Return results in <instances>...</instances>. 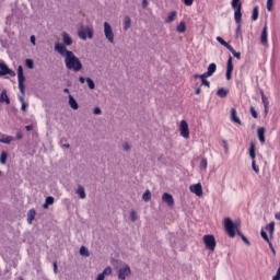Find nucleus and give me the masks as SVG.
Segmentation results:
<instances>
[{
    "mask_svg": "<svg viewBox=\"0 0 280 280\" xmlns=\"http://www.w3.org/2000/svg\"><path fill=\"white\" fill-rule=\"evenodd\" d=\"M185 5H194V0H184Z\"/></svg>",
    "mask_w": 280,
    "mask_h": 280,
    "instance_id": "864d4df0",
    "label": "nucleus"
},
{
    "mask_svg": "<svg viewBox=\"0 0 280 280\" xmlns=\"http://www.w3.org/2000/svg\"><path fill=\"white\" fill-rule=\"evenodd\" d=\"M259 19V7H254L252 13V21H257Z\"/></svg>",
    "mask_w": 280,
    "mask_h": 280,
    "instance_id": "7c9ffc66",
    "label": "nucleus"
},
{
    "mask_svg": "<svg viewBox=\"0 0 280 280\" xmlns=\"http://www.w3.org/2000/svg\"><path fill=\"white\" fill-rule=\"evenodd\" d=\"M25 65H26L27 69H34V60L26 59Z\"/></svg>",
    "mask_w": 280,
    "mask_h": 280,
    "instance_id": "ea45409f",
    "label": "nucleus"
},
{
    "mask_svg": "<svg viewBox=\"0 0 280 280\" xmlns=\"http://www.w3.org/2000/svg\"><path fill=\"white\" fill-rule=\"evenodd\" d=\"M177 32L179 34H184V32L187 31V25L185 24V22H180L177 27H176Z\"/></svg>",
    "mask_w": 280,
    "mask_h": 280,
    "instance_id": "bb28decb",
    "label": "nucleus"
},
{
    "mask_svg": "<svg viewBox=\"0 0 280 280\" xmlns=\"http://www.w3.org/2000/svg\"><path fill=\"white\" fill-rule=\"evenodd\" d=\"M260 235L262 240H265V242H268V244H270V238H268V234L266 233V231L261 230Z\"/></svg>",
    "mask_w": 280,
    "mask_h": 280,
    "instance_id": "37998d69",
    "label": "nucleus"
},
{
    "mask_svg": "<svg viewBox=\"0 0 280 280\" xmlns=\"http://www.w3.org/2000/svg\"><path fill=\"white\" fill-rule=\"evenodd\" d=\"M55 51L57 54H60L62 58H65V65L66 69L68 71H73L74 73H79V71H82V61H80V58L73 54V51L68 50L67 46L56 43L55 44Z\"/></svg>",
    "mask_w": 280,
    "mask_h": 280,
    "instance_id": "f257e3e1",
    "label": "nucleus"
},
{
    "mask_svg": "<svg viewBox=\"0 0 280 280\" xmlns=\"http://www.w3.org/2000/svg\"><path fill=\"white\" fill-rule=\"evenodd\" d=\"M106 279V277L104 276V273H100L96 278V280H104Z\"/></svg>",
    "mask_w": 280,
    "mask_h": 280,
    "instance_id": "bf43d9fd",
    "label": "nucleus"
},
{
    "mask_svg": "<svg viewBox=\"0 0 280 280\" xmlns=\"http://www.w3.org/2000/svg\"><path fill=\"white\" fill-rule=\"evenodd\" d=\"M207 78L209 77H205V74L200 75L201 83L209 89L211 86V83L207 80Z\"/></svg>",
    "mask_w": 280,
    "mask_h": 280,
    "instance_id": "f704fd0d",
    "label": "nucleus"
},
{
    "mask_svg": "<svg viewBox=\"0 0 280 280\" xmlns=\"http://www.w3.org/2000/svg\"><path fill=\"white\" fill-rule=\"evenodd\" d=\"M217 95L218 97H226V95H229V90L224 89V88H221L217 91Z\"/></svg>",
    "mask_w": 280,
    "mask_h": 280,
    "instance_id": "a878e982",
    "label": "nucleus"
},
{
    "mask_svg": "<svg viewBox=\"0 0 280 280\" xmlns=\"http://www.w3.org/2000/svg\"><path fill=\"white\" fill-rule=\"evenodd\" d=\"M237 235H240V237L242 238V241L247 245L250 246V241H248V238L246 236H244V234H242V232H240V230H237Z\"/></svg>",
    "mask_w": 280,
    "mask_h": 280,
    "instance_id": "4c0bfd02",
    "label": "nucleus"
},
{
    "mask_svg": "<svg viewBox=\"0 0 280 280\" xmlns=\"http://www.w3.org/2000/svg\"><path fill=\"white\" fill-rule=\"evenodd\" d=\"M122 149L125 150V152H130V144H128V142H125L122 144Z\"/></svg>",
    "mask_w": 280,
    "mask_h": 280,
    "instance_id": "3c124183",
    "label": "nucleus"
},
{
    "mask_svg": "<svg viewBox=\"0 0 280 280\" xmlns=\"http://www.w3.org/2000/svg\"><path fill=\"white\" fill-rule=\"evenodd\" d=\"M104 34L108 43H115V33H113V26L108 22H104Z\"/></svg>",
    "mask_w": 280,
    "mask_h": 280,
    "instance_id": "39448f33",
    "label": "nucleus"
},
{
    "mask_svg": "<svg viewBox=\"0 0 280 280\" xmlns=\"http://www.w3.org/2000/svg\"><path fill=\"white\" fill-rule=\"evenodd\" d=\"M79 82H80L81 84H84V82H86V79H85L84 77H80V78H79Z\"/></svg>",
    "mask_w": 280,
    "mask_h": 280,
    "instance_id": "e2e57ef3",
    "label": "nucleus"
},
{
    "mask_svg": "<svg viewBox=\"0 0 280 280\" xmlns=\"http://www.w3.org/2000/svg\"><path fill=\"white\" fill-rule=\"evenodd\" d=\"M217 42L220 43V45H222L223 47L230 49L231 45L229 43H226V40H224L222 37L218 36L217 37Z\"/></svg>",
    "mask_w": 280,
    "mask_h": 280,
    "instance_id": "473e14b6",
    "label": "nucleus"
},
{
    "mask_svg": "<svg viewBox=\"0 0 280 280\" xmlns=\"http://www.w3.org/2000/svg\"><path fill=\"white\" fill-rule=\"evenodd\" d=\"M203 244H206V248H208V250H215V236L205 235Z\"/></svg>",
    "mask_w": 280,
    "mask_h": 280,
    "instance_id": "423d86ee",
    "label": "nucleus"
},
{
    "mask_svg": "<svg viewBox=\"0 0 280 280\" xmlns=\"http://www.w3.org/2000/svg\"><path fill=\"white\" fill-rule=\"evenodd\" d=\"M229 51H231V54H232V55L234 56V58H236L237 60H241V59H242V54L235 51V48H233V46H231V47L229 48Z\"/></svg>",
    "mask_w": 280,
    "mask_h": 280,
    "instance_id": "2f4dec72",
    "label": "nucleus"
},
{
    "mask_svg": "<svg viewBox=\"0 0 280 280\" xmlns=\"http://www.w3.org/2000/svg\"><path fill=\"white\" fill-rule=\"evenodd\" d=\"M215 71H218V66L215 63H210L208 66V70L207 72H205V77H209L211 78V75H213V73H215Z\"/></svg>",
    "mask_w": 280,
    "mask_h": 280,
    "instance_id": "2eb2a0df",
    "label": "nucleus"
},
{
    "mask_svg": "<svg viewBox=\"0 0 280 280\" xmlns=\"http://www.w3.org/2000/svg\"><path fill=\"white\" fill-rule=\"evenodd\" d=\"M231 121H233V124H238L240 126H242V120H240V117H237V110H235V108L231 109Z\"/></svg>",
    "mask_w": 280,
    "mask_h": 280,
    "instance_id": "f3484780",
    "label": "nucleus"
},
{
    "mask_svg": "<svg viewBox=\"0 0 280 280\" xmlns=\"http://www.w3.org/2000/svg\"><path fill=\"white\" fill-rule=\"evenodd\" d=\"M152 198V192H150V190H145V192L142 196V200H144V202H150Z\"/></svg>",
    "mask_w": 280,
    "mask_h": 280,
    "instance_id": "72a5a7b5",
    "label": "nucleus"
},
{
    "mask_svg": "<svg viewBox=\"0 0 280 280\" xmlns=\"http://www.w3.org/2000/svg\"><path fill=\"white\" fill-rule=\"evenodd\" d=\"M101 275H104V277L113 275V269L110 267H106Z\"/></svg>",
    "mask_w": 280,
    "mask_h": 280,
    "instance_id": "79ce46f5",
    "label": "nucleus"
},
{
    "mask_svg": "<svg viewBox=\"0 0 280 280\" xmlns=\"http://www.w3.org/2000/svg\"><path fill=\"white\" fill-rule=\"evenodd\" d=\"M25 130H27V132H31V130H34V126L27 125V126L25 127Z\"/></svg>",
    "mask_w": 280,
    "mask_h": 280,
    "instance_id": "4d7b16f0",
    "label": "nucleus"
},
{
    "mask_svg": "<svg viewBox=\"0 0 280 280\" xmlns=\"http://www.w3.org/2000/svg\"><path fill=\"white\" fill-rule=\"evenodd\" d=\"M13 141L14 137L12 136H5L0 139V143H7L8 145H10V143H12Z\"/></svg>",
    "mask_w": 280,
    "mask_h": 280,
    "instance_id": "393cba45",
    "label": "nucleus"
},
{
    "mask_svg": "<svg viewBox=\"0 0 280 280\" xmlns=\"http://www.w3.org/2000/svg\"><path fill=\"white\" fill-rule=\"evenodd\" d=\"M232 73H233V72H226V73H225V78H226V80H231V78H232Z\"/></svg>",
    "mask_w": 280,
    "mask_h": 280,
    "instance_id": "680f3d73",
    "label": "nucleus"
},
{
    "mask_svg": "<svg viewBox=\"0 0 280 280\" xmlns=\"http://www.w3.org/2000/svg\"><path fill=\"white\" fill-rule=\"evenodd\" d=\"M177 14L178 13L176 11H172L166 18L165 23H174V21H176Z\"/></svg>",
    "mask_w": 280,
    "mask_h": 280,
    "instance_id": "412c9836",
    "label": "nucleus"
},
{
    "mask_svg": "<svg viewBox=\"0 0 280 280\" xmlns=\"http://www.w3.org/2000/svg\"><path fill=\"white\" fill-rule=\"evenodd\" d=\"M260 43L261 45H268V25H265L262 27V31L260 34Z\"/></svg>",
    "mask_w": 280,
    "mask_h": 280,
    "instance_id": "f8f14e48",
    "label": "nucleus"
},
{
    "mask_svg": "<svg viewBox=\"0 0 280 280\" xmlns=\"http://www.w3.org/2000/svg\"><path fill=\"white\" fill-rule=\"evenodd\" d=\"M179 132L184 139H189V125L185 120L180 121Z\"/></svg>",
    "mask_w": 280,
    "mask_h": 280,
    "instance_id": "1a4fd4ad",
    "label": "nucleus"
},
{
    "mask_svg": "<svg viewBox=\"0 0 280 280\" xmlns=\"http://www.w3.org/2000/svg\"><path fill=\"white\" fill-rule=\"evenodd\" d=\"M266 231H269L270 235L275 233V222H270L266 225Z\"/></svg>",
    "mask_w": 280,
    "mask_h": 280,
    "instance_id": "c9c22d12",
    "label": "nucleus"
},
{
    "mask_svg": "<svg viewBox=\"0 0 280 280\" xmlns=\"http://www.w3.org/2000/svg\"><path fill=\"white\" fill-rule=\"evenodd\" d=\"M130 220L131 222H137V212L135 210L130 212Z\"/></svg>",
    "mask_w": 280,
    "mask_h": 280,
    "instance_id": "49530a36",
    "label": "nucleus"
},
{
    "mask_svg": "<svg viewBox=\"0 0 280 280\" xmlns=\"http://www.w3.org/2000/svg\"><path fill=\"white\" fill-rule=\"evenodd\" d=\"M16 139H19V140L23 139V132L22 131L16 132Z\"/></svg>",
    "mask_w": 280,
    "mask_h": 280,
    "instance_id": "6e6d98bb",
    "label": "nucleus"
},
{
    "mask_svg": "<svg viewBox=\"0 0 280 280\" xmlns=\"http://www.w3.org/2000/svg\"><path fill=\"white\" fill-rule=\"evenodd\" d=\"M36 218V210L31 209L27 214V222L28 224H32L34 222V219Z\"/></svg>",
    "mask_w": 280,
    "mask_h": 280,
    "instance_id": "4be33fe9",
    "label": "nucleus"
},
{
    "mask_svg": "<svg viewBox=\"0 0 280 280\" xmlns=\"http://www.w3.org/2000/svg\"><path fill=\"white\" fill-rule=\"evenodd\" d=\"M275 276L278 277V278H280V266H279V268H278V270H277V272H276Z\"/></svg>",
    "mask_w": 280,
    "mask_h": 280,
    "instance_id": "338daca9",
    "label": "nucleus"
},
{
    "mask_svg": "<svg viewBox=\"0 0 280 280\" xmlns=\"http://www.w3.org/2000/svg\"><path fill=\"white\" fill-rule=\"evenodd\" d=\"M80 255L82 257H91V253L89 252V248H86L85 246H81Z\"/></svg>",
    "mask_w": 280,
    "mask_h": 280,
    "instance_id": "c756f323",
    "label": "nucleus"
},
{
    "mask_svg": "<svg viewBox=\"0 0 280 280\" xmlns=\"http://www.w3.org/2000/svg\"><path fill=\"white\" fill-rule=\"evenodd\" d=\"M54 197L49 196L46 198L45 203L43 205V209H49V206L54 205Z\"/></svg>",
    "mask_w": 280,
    "mask_h": 280,
    "instance_id": "5701e85b",
    "label": "nucleus"
},
{
    "mask_svg": "<svg viewBox=\"0 0 280 280\" xmlns=\"http://www.w3.org/2000/svg\"><path fill=\"white\" fill-rule=\"evenodd\" d=\"M0 103L3 104V103H7L8 105L10 104V97L8 96V91L7 90H3L1 92V95H0Z\"/></svg>",
    "mask_w": 280,
    "mask_h": 280,
    "instance_id": "6ab92c4d",
    "label": "nucleus"
},
{
    "mask_svg": "<svg viewBox=\"0 0 280 280\" xmlns=\"http://www.w3.org/2000/svg\"><path fill=\"white\" fill-rule=\"evenodd\" d=\"M18 81L20 93L22 94L19 96V101L22 104L21 110L25 112L27 109V103H25V75L23 74V66L18 67Z\"/></svg>",
    "mask_w": 280,
    "mask_h": 280,
    "instance_id": "f03ea898",
    "label": "nucleus"
},
{
    "mask_svg": "<svg viewBox=\"0 0 280 280\" xmlns=\"http://www.w3.org/2000/svg\"><path fill=\"white\" fill-rule=\"evenodd\" d=\"M276 220H280V212L275 214Z\"/></svg>",
    "mask_w": 280,
    "mask_h": 280,
    "instance_id": "774afa93",
    "label": "nucleus"
},
{
    "mask_svg": "<svg viewBox=\"0 0 280 280\" xmlns=\"http://www.w3.org/2000/svg\"><path fill=\"white\" fill-rule=\"evenodd\" d=\"M275 0H267V10L268 12H272V3Z\"/></svg>",
    "mask_w": 280,
    "mask_h": 280,
    "instance_id": "09e8293b",
    "label": "nucleus"
},
{
    "mask_svg": "<svg viewBox=\"0 0 280 280\" xmlns=\"http://www.w3.org/2000/svg\"><path fill=\"white\" fill-rule=\"evenodd\" d=\"M68 97H69V106L73 110H78L80 108V105L78 104V101H75V98L71 94Z\"/></svg>",
    "mask_w": 280,
    "mask_h": 280,
    "instance_id": "a211bd4d",
    "label": "nucleus"
},
{
    "mask_svg": "<svg viewBox=\"0 0 280 280\" xmlns=\"http://www.w3.org/2000/svg\"><path fill=\"white\" fill-rule=\"evenodd\" d=\"M131 25H132V20L130 19V16L126 15L124 19V30L125 31L130 30Z\"/></svg>",
    "mask_w": 280,
    "mask_h": 280,
    "instance_id": "aec40b11",
    "label": "nucleus"
},
{
    "mask_svg": "<svg viewBox=\"0 0 280 280\" xmlns=\"http://www.w3.org/2000/svg\"><path fill=\"white\" fill-rule=\"evenodd\" d=\"M77 194L79 198H81V200H84V198H86V191L82 186H78Z\"/></svg>",
    "mask_w": 280,
    "mask_h": 280,
    "instance_id": "b1692460",
    "label": "nucleus"
},
{
    "mask_svg": "<svg viewBox=\"0 0 280 280\" xmlns=\"http://www.w3.org/2000/svg\"><path fill=\"white\" fill-rule=\"evenodd\" d=\"M252 167L256 174H259V166L255 161H252Z\"/></svg>",
    "mask_w": 280,
    "mask_h": 280,
    "instance_id": "a18cd8bd",
    "label": "nucleus"
},
{
    "mask_svg": "<svg viewBox=\"0 0 280 280\" xmlns=\"http://www.w3.org/2000/svg\"><path fill=\"white\" fill-rule=\"evenodd\" d=\"M148 5H149L148 0H142V8L145 9L148 8Z\"/></svg>",
    "mask_w": 280,
    "mask_h": 280,
    "instance_id": "052dcab7",
    "label": "nucleus"
},
{
    "mask_svg": "<svg viewBox=\"0 0 280 280\" xmlns=\"http://www.w3.org/2000/svg\"><path fill=\"white\" fill-rule=\"evenodd\" d=\"M261 100L265 108H268L270 102H268V97L266 96V94H264V92H261Z\"/></svg>",
    "mask_w": 280,
    "mask_h": 280,
    "instance_id": "58836bf2",
    "label": "nucleus"
},
{
    "mask_svg": "<svg viewBox=\"0 0 280 280\" xmlns=\"http://www.w3.org/2000/svg\"><path fill=\"white\" fill-rule=\"evenodd\" d=\"M86 83L91 91H93L95 89V81H93V79L86 78Z\"/></svg>",
    "mask_w": 280,
    "mask_h": 280,
    "instance_id": "e433bc0d",
    "label": "nucleus"
},
{
    "mask_svg": "<svg viewBox=\"0 0 280 280\" xmlns=\"http://www.w3.org/2000/svg\"><path fill=\"white\" fill-rule=\"evenodd\" d=\"M235 36L238 38V36H242V24H238L235 30Z\"/></svg>",
    "mask_w": 280,
    "mask_h": 280,
    "instance_id": "c03bdc74",
    "label": "nucleus"
},
{
    "mask_svg": "<svg viewBox=\"0 0 280 280\" xmlns=\"http://www.w3.org/2000/svg\"><path fill=\"white\" fill-rule=\"evenodd\" d=\"M162 202H166L168 207L174 205V197L168 192H164L162 196Z\"/></svg>",
    "mask_w": 280,
    "mask_h": 280,
    "instance_id": "4468645a",
    "label": "nucleus"
},
{
    "mask_svg": "<svg viewBox=\"0 0 280 280\" xmlns=\"http://www.w3.org/2000/svg\"><path fill=\"white\" fill-rule=\"evenodd\" d=\"M3 75H11V78H14L16 75V72L10 69L8 65H5V62L0 61V77Z\"/></svg>",
    "mask_w": 280,
    "mask_h": 280,
    "instance_id": "0eeeda50",
    "label": "nucleus"
},
{
    "mask_svg": "<svg viewBox=\"0 0 280 280\" xmlns=\"http://www.w3.org/2000/svg\"><path fill=\"white\" fill-rule=\"evenodd\" d=\"M130 266L125 265V267L118 270V279L126 280V277H130Z\"/></svg>",
    "mask_w": 280,
    "mask_h": 280,
    "instance_id": "9d476101",
    "label": "nucleus"
},
{
    "mask_svg": "<svg viewBox=\"0 0 280 280\" xmlns=\"http://www.w3.org/2000/svg\"><path fill=\"white\" fill-rule=\"evenodd\" d=\"M269 248L271 249V253H273V255H277V252L275 250V247L272 246V243L269 242Z\"/></svg>",
    "mask_w": 280,
    "mask_h": 280,
    "instance_id": "13d9d810",
    "label": "nucleus"
},
{
    "mask_svg": "<svg viewBox=\"0 0 280 280\" xmlns=\"http://www.w3.org/2000/svg\"><path fill=\"white\" fill-rule=\"evenodd\" d=\"M61 36L63 45H66L67 47H71V45H73V38H71V36L67 32H63Z\"/></svg>",
    "mask_w": 280,
    "mask_h": 280,
    "instance_id": "ddd939ff",
    "label": "nucleus"
},
{
    "mask_svg": "<svg viewBox=\"0 0 280 280\" xmlns=\"http://www.w3.org/2000/svg\"><path fill=\"white\" fill-rule=\"evenodd\" d=\"M31 43L33 44V45H36V37L33 35V36H31Z\"/></svg>",
    "mask_w": 280,
    "mask_h": 280,
    "instance_id": "0e129e2a",
    "label": "nucleus"
},
{
    "mask_svg": "<svg viewBox=\"0 0 280 280\" xmlns=\"http://www.w3.org/2000/svg\"><path fill=\"white\" fill-rule=\"evenodd\" d=\"M191 194H195L196 196H202V184H195L189 187Z\"/></svg>",
    "mask_w": 280,
    "mask_h": 280,
    "instance_id": "9b49d317",
    "label": "nucleus"
},
{
    "mask_svg": "<svg viewBox=\"0 0 280 280\" xmlns=\"http://www.w3.org/2000/svg\"><path fill=\"white\" fill-rule=\"evenodd\" d=\"M237 223H233V220L231 218H225L224 219V229L229 235V237H235V231L237 233Z\"/></svg>",
    "mask_w": 280,
    "mask_h": 280,
    "instance_id": "20e7f679",
    "label": "nucleus"
},
{
    "mask_svg": "<svg viewBox=\"0 0 280 280\" xmlns=\"http://www.w3.org/2000/svg\"><path fill=\"white\" fill-rule=\"evenodd\" d=\"M54 273H58V262L54 261Z\"/></svg>",
    "mask_w": 280,
    "mask_h": 280,
    "instance_id": "5fc2aeb1",
    "label": "nucleus"
},
{
    "mask_svg": "<svg viewBox=\"0 0 280 280\" xmlns=\"http://www.w3.org/2000/svg\"><path fill=\"white\" fill-rule=\"evenodd\" d=\"M249 156H250L252 161H255L257 154L256 153H249Z\"/></svg>",
    "mask_w": 280,
    "mask_h": 280,
    "instance_id": "69168bd1",
    "label": "nucleus"
},
{
    "mask_svg": "<svg viewBox=\"0 0 280 280\" xmlns=\"http://www.w3.org/2000/svg\"><path fill=\"white\" fill-rule=\"evenodd\" d=\"M231 5L234 9V21L240 25L242 23V2L241 0H232Z\"/></svg>",
    "mask_w": 280,
    "mask_h": 280,
    "instance_id": "7ed1b4c3",
    "label": "nucleus"
},
{
    "mask_svg": "<svg viewBox=\"0 0 280 280\" xmlns=\"http://www.w3.org/2000/svg\"><path fill=\"white\" fill-rule=\"evenodd\" d=\"M226 72L233 73V57H229L226 63Z\"/></svg>",
    "mask_w": 280,
    "mask_h": 280,
    "instance_id": "c85d7f7f",
    "label": "nucleus"
},
{
    "mask_svg": "<svg viewBox=\"0 0 280 280\" xmlns=\"http://www.w3.org/2000/svg\"><path fill=\"white\" fill-rule=\"evenodd\" d=\"M93 113H94L95 115H100V114L102 113V108L95 107L94 110H93Z\"/></svg>",
    "mask_w": 280,
    "mask_h": 280,
    "instance_id": "603ef678",
    "label": "nucleus"
},
{
    "mask_svg": "<svg viewBox=\"0 0 280 280\" xmlns=\"http://www.w3.org/2000/svg\"><path fill=\"white\" fill-rule=\"evenodd\" d=\"M0 163L1 165H5V163H8V152L2 151L0 153Z\"/></svg>",
    "mask_w": 280,
    "mask_h": 280,
    "instance_id": "cd10ccee",
    "label": "nucleus"
},
{
    "mask_svg": "<svg viewBox=\"0 0 280 280\" xmlns=\"http://www.w3.org/2000/svg\"><path fill=\"white\" fill-rule=\"evenodd\" d=\"M257 135L260 143H266V128L264 127L258 128Z\"/></svg>",
    "mask_w": 280,
    "mask_h": 280,
    "instance_id": "dca6fc26",
    "label": "nucleus"
},
{
    "mask_svg": "<svg viewBox=\"0 0 280 280\" xmlns=\"http://www.w3.org/2000/svg\"><path fill=\"white\" fill-rule=\"evenodd\" d=\"M79 38L81 40H86V38H93V30L89 27H81V30L78 32Z\"/></svg>",
    "mask_w": 280,
    "mask_h": 280,
    "instance_id": "6e6552de",
    "label": "nucleus"
},
{
    "mask_svg": "<svg viewBox=\"0 0 280 280\" xmlns=\"http://www.w3.org/2000/svg\"><path fill=\"white\" fill-rule=\"evenodd\" d=\"M250 115H252V117H254V119H257V117H258V114H257V110H255V107H250Z\"/></svg>",
    "mask_w": 280,
    "mask_h": 280,
    "instance_id": "8fccbe9b",
    "label": "nucleus"
},
{
    "mask_svg": "<svg viewBox=\"0 0 280 280\" xmlns=\"http://www.w3.org/2000/svg\"><path fill=\"white\" fill-rule=\"evenodd\" d=\"M255 152H256L255 142H250V145H249V154H255Z\"/></svg>",
    "mask_w": 280,
    "mask_h": 280,
    "instance_id": "de8ad7c7",
    "label": "nucleus"
},
{
    "mask_svg": "<svg viewBox=\"0 0 280 280\" xmlns=\"http://www.w3.org/2000/svg\"><path fill=\"white\" fill-rule=\"evenodd\" d=\"M207 165H208L207 158H202L200 162V168L207 170Z\"/></svg>",
    "mask_w": 280,
    "mask_h": 280,
    "instance_id": "a19ab883",
    "label": "nucleus"
}]
</instances>
